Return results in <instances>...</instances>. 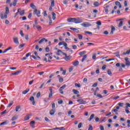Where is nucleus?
<instances>
[{
	"mask_svg": "<svg viewBox=\"0 0 130 130\" xmlns=\"http://www.w3.org/2000/svg\"><path fill=\"white\" fill-rule=\"evenodd\" d=\"M6 113H7V110H5L3 112H2L1 114L4 115V114H6Z\"/></svg>",
	"mask_w": 130,
	"mask_h": 130,
	"instance_id": "obj_44",
	"label": "nucleus"
},
{
	"mask_svg": "<svg viewBox=\"0 0 130 130\" xmlns=\"http://www.w3.org/2000/svg\"><path fill=\"white\" fill-rule=\"evenodd\" d=\"M105 69H106V65H104V66L102 67V69L103 70H105Z\"/></svg>",
	"mask_w": 130,
	"mask_h": 130,
	"instance_id": "obj_63",
	"label": "nucleus"
},
{
	"mask_svg": "<svg viewBox=\"0 0 130 130\" xmlns=\"http://www.w3.org/2000/svg\"><path fill=\"white\" fill-rule=\"evenodd\" d=\"M127 123H128V124H127L128 127H130V120H127Z\"/></svg>",
	"mask_w": 130,
	"mask_h": 130,
	"instance_id": "obj_53",
	"label": "nucleus"
},
{
	"mask_svg": "<svg viewBox=\"0 0 130 130\" xmlns=\"http://www.w3.org/2000/svg\"><path fill=\"white\" fill-rule=\"evenodd\" d=\"M35 123V121L34 120L31 121L30 123V124L32 128H34V127H35V126L34 125Z\"/></svg>",
	"mask_w": 130,
	"mask_h": 130,
	"instance_id": "obj_20",
	"label": "nucleus"
},
{
	"mask_svg": "<svg viewBox=\"0 0 130 130\" xmlns=\"http://www.w3.org/2000/svg\"><path fill=\"white\" fill-rule=\"evenodd\" d=\"M67 21H68L69 23L71 22H75V18H69L67 19Z\"/></svg>",
	"mask_w": 130,
	"mask_h": 130,
	"instance_id": "obj_9",
	"label": "nucleus"
},
{
	"mask_svg": "<svg viewBox=\"0 0 130 130\" xmlns=\"http://www.w3.org/2000/svg\"><path fill=\"white\" fill-rule=\"evenodd\" d=\"M79 61L76 60V61L73 62L72 64L74 67H78V66H79Z\"/></svg>",
	"mask_w": 130,
	"mask_h": 130,
	"instance_id": "obj_10",
	"label": "nucleus"
},
{
	"mask_svg": "<svg viewBox=\"0 0 130 130\" xmlns=\"http://www.w3.org/2000/svg\"><path fill=\"white\" fill-rule=\"evenodd\" d=\"M94 116H95V115H94V114H92L90 115L89 118L88 119V120L89 121H91V120H92V119L94 118Z\"/></svg>",
	"mask_w": 130,
	"mask_h": 130,
	"instance_id": "obj_18",
	"label": "nucleus"
},
{
	"mask_svg": "<svg viewBox=\"0 0 130 130\" xmlns=\"http://www.w3.org/2000/svg\"><path fill=\"white\" fill-rule=\"evenodd\" d=\"M20 16H23L25 14V10H22L21 12H19Z\"/></svg>",
	"mask_w": 130,
	"mask_h": 130,
	"instance_id": "obj_37",
	"label": "nucleus"
},
{
	"mask_svg": "<svg viewBox=\"0 0 130 130\" xmlns=\"http://www.w3.org/2000/svg\"><path fill=\"white\" fill-rule=\"evenodd\" d=\"M129 107L130 108V104L129 103H126V108H127Z\"/></svg>",
	"mask_w": 130,
	"mask_h": 130,
	"instance_id": "obj_56",
	"label": "nucleus"
},
{
	"mask_svg": "<svg viewBox=\"0 0 130 130\" xmlns=\"http://www.w3.org/2000/svg\"><path fill=\"white\" fill-rule=\"evenodd\" d=\"M70 30H72L73 31H74L75 32H76V31H77V33H79V30H78L76 28H75L74 27H70Z\"/></svg>",
	"mask_w": 130,
	"mask_h": 130,
	"instance_id": "obj_32",
	"label": "nucleus"
},
{
	"mask_svg": "<svg viewBox=\"0 0 130 130\" xmlns=\"http://www.w3.org/2000/svg\"><path fill=\"white\" fill-rule=\"evenodd\" d=\"M124 7H127V1H125L124 2Z\"/></svg>",
	"mask_w": 130,
	"mask_h": 130,
	"instance_id": "obj_55",
	"label": "nucleus"
},
{
	"mask_svg": "<svg viewBox=\"0 0 130 130\" xmlns=\"http://www.w3.org/2000/svg\"><path fill=\"white\" fill-rule=\"evenodd\" d=\"M54 113H55V109H52L50 111V114L51 115H53V114H54Z\"/></svg>",
	"mask_w": 130,
	"mask_h": 130,
	"instance_id": "obj_22",
	"label": "nucleus"
},
{
	"mask_svg": "<svg viewBox=\"0 0 130 130\" xmlns=\"http://www.w3.org/2000/svg\"><path fill=\"white\" fill-rule=\"evenodd\" d=\"M13 104H14V102L12 101L8 105V107H11V106H12V105H13Z\"/></svg>",
	"mask_w": 130,
	"mask_h": 130,
	"instance_id": "obj_39",
	"label": "nucleus"
},
{
	"mask_svg": "<svg viewBox=\"0 0 130 130\" xmlns=\"http://www.w3.org/2000/svg\"><path fill=\"white\" fill-rule=\"evenodd\" d=\"M34 28H37V29H38V30L39 31H40L42 29L41 26H39V25H35V24H34Z\"/></svg>",
	"mask_w": 130,
	"mask_h": 130,
	"instance_id": "obj_16",
	"label": "nucleus"
},
{
	"mask_svg": "<svg viewBox=\"0 0 130 130\" xmlns=\"http://www.w3.org/2000/svg\"><path fill=\"white\" fill-rule=\"evenodd\" d=\"M82 125H83V123H82V122H80L78 125V128H81V127H82Z\"/></svg>",
	"mask_w": 130,
	"mask_h": 130,
	"instance_id": "obj_47",
	"label": "nucleus"
},
{
	"mask_svg": "<svg viewBox=\"0 0 130 130\" xmlns=\"http://www.w3.org/2000/svg\"><path fill=\"white\" fill-rule=\"evenodd\" d=\"M86 54V51H83L82 52H80L79 53V55H84V54Z\"/></svg>",
	"mask_w": 130,
	"mask_h": 130,
	"instance_id": "obj_33",
	"label": "nucleus"
},
{
	"mask_svg": "<svg viewBox=\"0 0 130 130\" xmlns=\"http://www.w3.org/2000/svg\"><path fill=\"white\" fill-rule=\"evenodd\" d=\"M18 119V116H14L12 118L11 120H12V121H14L16 120V119Z\"/></svg>",
	"mask_w": 130,
	"mask_h": 130,
	"instance_id": "obj_28",
	"label": "nucleus"
},
{
	"mask_svg": "<svg viewBox=\"0 0 130 130\" xmlns=\"http://www.w3.org/2000/svg\"><path fill=\"white\" fill-rule=\"evenodd\" d=\"M21 108V106H17L15 108V111L16 112H18L19 111V110Z\"/></svg>",
	"mask_w": 130,
	"mask_h": 130,
	"instance_id": "obj_29",
	"label": "nucleus"
},
{
	"mask_svg": "<svg viewBox=\"0 0 130 130\" xmlns=\"http://www.w3.org/2000/svg\"><path fill=\"white\" fill-rule=\"evenodd\" d=\"M126 53L127 54H129V53H130V49L127 50V51H126Z\"/></svg>",
	"mask_w": 130,
	"mask_h": 130,
	"instance_id": "obj_64",
	"label": "nucleus"
},
{
	"mask_svg": "<svg viewBox=\"0 0 130 130\" xmlns=\"http://www.w3.org/2000/svg\"><path fill=\"white\" fill-rule=\"evenodd\" d=\"M44 41L45 42H47V41H48V40L47 39H46L45 38H43V39H42L39 42V44H41V43H43V42H44Z\"/></svg>",
	"mask_w": 130,
	"mask_h": 130,
	"instance_id": "obj_8",
	"label": "nucleus"
},
{
	"mask_svg": "<svg viewBox=\"0 0 130 130\" xmlns=\"http://www.w3.org/2000/svg\"><path fill=\"white\" fill-rule=\"evenodd\" d=\"M72 92H73V93H74V94H75L76 95H77V94H79L80 93L79 91H78L77 90H76L75 89H73L72 90Z\"/></svg>",
	"mask_w": 130,
	"mask_h": 130,
	"instance_id": "obj_19",
	"label": "nucleus"
},
{
	"mask_svg": "<svg viewBox=\"0 0 130 130\" xmlns=\"http://www.w3.org/2000/svg\"><path fill=\"white\" fill-rule=\"evenodd\" d=\"M81 26L84 27L85 28H87L88 27H90V26H91V24L89 23V22H85L83 23H82Z\"/></svg>",
	"mask_w": 130,
	"mask_h": 130,
	"instance_id": "obj_4",
	"label": "nucleus"
},
{
	"mask_svg": "<svg viewBox=\"0 0 130 130\" xmlns=\"http://www.w3.org/2000/svg\"><path fill=\"white\" fill-rule=\"evenodd\" d=\"M29 91L30 89L27 88L25 90L22 91V94H23V95H26V94H27V93H28V92H29Z\"/></svg>",
	"mask_w": 130,
	"mask_h": 130,
	"instance_id": "obj_17",
	"label": "nucleus"
},
{
	"mask_svg": "<svg viewBox=\"0 0 130 130\" xmlns=\"http://www.w3.org/2000/svg\"><path fill=\"white\" fill-rule=\"evenodd\" d=\"M122 25H123V21H120L118 27L119 28H120V27H121L122 26Z\"/></svg>",
	"mask_w": 130,
	"mask_h": 130,
	"instance_id": "obj_30",
	"label": "nucleus"
},
{
	"mask_svg": "<svg viewBox=\"0 0 130 130\" xmlns=\"http://www.w3.org/2000/svg\"><path fill=\"white\" fill-rule=\"evenodd\" d=\"M46 52H49V47H46L45 49Z\"/></svg>",
	"mask_w": 130,
	"mask_h": 130,
	"instance_id": "obj_61",
	"label": "nucleus"
},
{
	"mask_svg": "<svg viewBox=\"0 0 130 130\" xmlns=\"http://www.w3.org/2000/svg\"><path fill=\"white\" fill-rule=\"evenodd\" d=\"M105 119H106V117H104L103 119L100 120V122H103L104 121H105Z\"/></svg>",
	"mask_w": 130,
	"mask_h": 130,
	"instance_id": "obj_51",
	"label": "nucleus"
},
{
	"mask_svg": "<svg viewBox=\"0 0 130 130\" xmlns=\"http://www.w3.org/2000/svg\"><path fill=\"white\" fill-rule=\"evenodd\" d=\"M59 83H62V82H63V78L62 77H60L59 78Z\"/></svg>",
	"mask_w": 130,
	"mask_h": 130,
	"instance_id": "obj_40",
	"label": "nucleus"
},
{
	"mask_svg": "<svg viewBox=\"0 0 130 130\" xmlns=\"http://www.w3.org/2000/svg\"><path fill=\"white\" fill-rule=\"evenodd\" d=\"M13 41L15 44H19V40L18 38H13Z\"/></svg>",
	"mask_w": 130,
	"mask_h": 130,
	"instance_id": "obj_12",
	"label": "nucleus"
},
{
	"mask_svg": "<svg viewBox=\"0 0 130 130\" xmlns=\"http://www.w3.org/2000/svg\"><path fill=\"white\" fill-rule=\"evenodd\" d=\"M24 46H25V44H22L19 46V48L21 49V48H22V47H24Z\"/></svg>",
	"mask_w": 130,
	"mask_h": 130,
	"instance_id": "obj_43",
	"label": "nucleus"
},
{
	"mask_svg": "<svg viewBox=\"0 0 130 130\" xmlns=\"http://www.w3.org/2000/svg\"><path fill=\"white\" fill-rule=\"evenodd\" d=\"M66 87H67V85H66V84H64L59 88V91H62V90H63V89L66 88Z\"/></svg>",
	"mask_w": 130,
	"mask_h": 130,
	"instance_id": "obj_27",
	"label": "nucleus"
},
{
	"mask_svg": "<svg viewBox=\"0 0 130 130\" xmlns=\"http://www.w3.org/2000/svg\"><path fill=\"white\" fill-rule=\"evenodd\" d=\"M84 33L85 34H89V35H92V32H90V31H84Z\"/></svg>",
	"mask_w": 130,
	"mask_h": 130,
	"instance_id": "obj_41",
	"label": "nucleus"
},
{
	"mask_svg": "<svg viewBox=\"0 0 130 130\" xmlns=\"http://www.w3.org/2000/svg\"><path fill=\"white\" fill-rule=\"evenodd\" d=\"M96 96L99 97V98H103V96L101 94H98L96 95Z\"/></svg>",
	"mask_w": 130,
	"mask_h": 130,
	"instance_id": "obj_57",
	"label": "nucleus"
},
{
	"mask_svg": "<svg viewBox=\"0 0 130 130\" xmlns=\"http://www.w3.org/2000/svg\"><path fill=\"white\" fill-rule=\"evenodd\" d=\"M40 96H41V92H40V91H39L37 94V98H39V97H40Z\"/></svg>",
	"mask_w": 130,
	"mask_h": 130,
	"instance_id": "obj_38",
	"label": "nucleus"
},
{
	"mask_svg": "<svg viewBox=\"0 0 130 130\" xmlns=\"http://www.w3.org/2000/svg\"><path fill=\"white\" fill-rule=\"evenodd\" d=\"M31 115H32L31 113H29V114L26 115L24 117V120H25V121L29 120V119H30V116H31Z\"/></svg>",
	"mask_w": 130,
	"mask_h": 130,
	"instance_id": "obj_6",
	"label": "nucleus"
},
{
	"mask_svg": "<svg viewBox=\"0 0 130 130\" xmlns=\"http://www.w3.org/2000/svg\"><path fill=\"white\" fill-rule=\"evenodd\" d=\"M93 6H94V7H99V2H94L93 3Z\"/></svg>",
	"mask_w": 130,
	"mask_h": 130,
	"instance_id": "obj_24",
	"label": "nucleus"
},
{
	"mask_svg": "<svg viewBox=\"0 0 130 130\" xmlns=\"http://www.w3.org/2000/svg\"><path fill=\"white\" fill-rule=\"evenodd\" d=\"M71 58H72V57L71 56H67L65 57L64 59H65V60L68 61V60H70V59H71Z\"/></svg>",
	"mask_w": 130,
	"mask_h": 130,
	"instance_id": "obj_26",
	"label": "nucleus"
},
{
	"mask_svg": "<svg viewBox=\"0 0 130 130\" xmlns=\"http://www.w3.org/2000/svg\"><path fill=\"white\" fill-rule=\"evenodd\" d=\"M110 60H114V58H109L106 59V61H110Z\"/></svg>",
	"mask_w": 130,
	"mask_h": 130,
	"instance_id": "obj_52",
	"label": "nucleus"
},
{
	"mask_svg": "<svg viewBox=\"0 0 130 130\" xmlns=\"http://www.w3.org/2000/svg\"><path fill=\"white\" fill-rule=\"evenodd\" d=\"M89 128L88 130H93V126H92L91 124L89 125Z\"/></svg>",
	"mask_w": 130,
	"mask_h": 130,
	"instance_id": "obj_45",
	"label": "nucleus"
},
{
	"mask_svg": "<svg viewBox=\"0 0 130 130\" xmlns=\"http://www.w3.org/2000/svg\"><path fill=\"white\" fill-rule=\"evenodd\" d=\"M82 22L83 20L82 19V18L80 17L74 18V23H75V24H80V23Z\"/></svg>",
	"mask_w": 130,
	"mask_h": 130,
	"instance_id": "obj_2",
	"label": "nucleus"
},
{
	"mask_svg": "<svg viewBox=\"0 0 130 130\" xmlns=\"http://www.w3.org/2000/svg\"><path fill=\"white\" fill-rule=\"evenodd\" d=\"M115 55L117 56V57H119V58H120V55H119V52H116L115 54Z\"/></svg>",
	"mask_w": 130,
	"mask_h": 130,
	"instance_id": "obj_35",
	"label": "nucleus"
},
{
	"mask_svg": "<svg viewBox=\"0 0 130 130\" xmlns=\"http://www.w3.org/2000/svg\"><path fill=\"white\" fill-rule=\"evenodd\" d=\"M63 45V46H64V47H66V46H68V44H67V43L63 41V45Z\"/></svg>",
	"mask_w": 130,
	"mask_h": 130,
	"instance_id": "obj_59",
	"label": "nucleus"
},
{
	"mask_svg": "<svg viewBox=\"0 0 130 130\" xmlns=\"http://www.w3.org/2000/svg\"><path fill=\"white\" fill-rule=\"evenodd\" d=\"M10 13V10L9 9V8L8 7H7L6 8V12H5V14L6 15H8V14H9Z\"/></svg>",
	"mask_w": 130,
	"mask_h": 130,
	"instance_id": "obj_25",
	"label": "nucleus"
},
{
	"mask_svg": "<svg viewBox=\"0 0 130 130\" xmlns=\"http://www.w3.org/2000/svg\"><path fill=\"white\" fill-rule=\"evenodd\" d=\"M63 103V101H62V100H61L58 101V104H62Z\"/></svg>",
	"mask_w": 130,
	"mask_h": 130,
	"instance_id": "obj_60",
	"label": "nucleus"
},
{
	"mask_svg": "<svg viewBox=\"0 0 130 130\" xmlns=\"http://www.w3.org/2000/svg\"><path fill=\"white\" fill-rule=\"evenodd\" d=\"M30 8H31V9H33V10H34V15H37V17H40L41 16L40 11L37 9H35V8H36V6H35V5H34V4H33L32 3L30 4Z\"/></svg>",
	"mask_w": 130,
	"mask_h": 130,
	"instance_id": "obj_1",
	"label": "nucleus"
},
{
	"mask_svg": "<svg viewBox=\"0 0 130 130\" xmlns=\"http://www.w3.org/2000/svg\"><path fill=\"white\" fill-rule=\"evenodd\" d=\"M75 87H77V88H81V84L80 83H75Z\"/></svg>",
	"mask_w": 130,
	"mask_h": 130,
	"instance_id": "obj_34",
	"label": "nucleus"
},
{
	"mask_svg": "<svg viewBox=\"0 0 130 130\" xmlns=\"http://www.w3.org/2000/svg\"><path fill=\"white\" fill-rule=\"evenodd\" d=\"M78 36L79 39H80V40L83 39V36H82V35H81V34H78Z\"/></svg>",
	"mask_w": 130,
	"mask_h": 130,
	"instance_id": "obj_42",
	"label": "nucleus"
},
{
	"mask_svg": "<svg viewBox=\"0 0 130 130\" xmlns=\"http://www.w3.org/2000/svg\"><path fill=\"white\" fill-rule=\"evenodd\" d=\"M52 16H53L52 19L53 20H55L56 18V14L54 12L52 13Z\"/></svg>",
	"mask_w": 130,
	"mask_h": 130,
	"instance_id": "obj_23",
	"label": "nucleus"
},
{
	"mask_svg": "<svg viewBox=\"0 0 130 130\" xmlns=\"http://www.w3.org/2000/svg\"><path fill=\"white\" fill-rule=\"evenodd\" d=\"M95 58H96V54H93L92 55V59H95Z\"/></svg>",
	"mask_w": 130,
	"mask_h": 130,
	"instance_id": "obj_62",
	"label": "nucleus"
},
{
	"mask_svg": "<svg viewBox=\"0 0 130 130\" xmlns=\"http://www.w3.org/2000/svg\"><path fill=\"white\" fill-rule=\"evenodd\" d=\"M24 27H25V28L26 27L27 30H29V29H30V27L28 25L25 24V25H24Z\"/></svg>",
	"mask_w": 130,
	"mask_h": 130,
	"instance_id": "obj_54",
	"label": "nucleus"
},
{
	"mask_svg": "<svg viewBox=\"0 0 130 130\" xmlns=\"http://www.w3.org/2000/svg\"><path fill=\"white\" fill-rule=\"evenodd\" d=\"M77 102H78V103H81V104H86V103H87L86 101H84V100L82 99L78 100Z\"/></svg>",
	"mask_w": 130,
	"mask_h": 130,
	"instance_id": "obj_5",
	"label": "nucleus"
},
{
	"mask_svg": "<svg viewBox=\"0 0 130 130\" xmlns=\"http://www.w3.org/2000/svg\"><path fill=\"white\" fill-rule=\"evenodd\" d=\"M20 11H21V9H19L17 10V12L15 14V15L14 16V18H16V17H17V16H18L19 13H20Z\"/></svg>",
	"mask_w": 130,
	"mask_h": 130,
	"instance_id": "obj_36",
	"label": "nucleus"
},
{
	"mask_svg": "<svg viewBox=\"0 0 130 130\" xmlns=\"http://www.w3.org/2000/svg\"><path fill=\"white\" fill-rule=\"evenodd\" d=\"M97 85H98V84L97 83H95L94 84H93L92 85V87H93V88H94L95 87H97Z\"/></svg>",
	"mask_w": 130,
	"mask_h": 130,
	"instance_id": "obj_58",
	"label": "nucleus"
},
{
	"mask_svg": "<svg viewBox=\"0 0 130 130\" xmlns=\"http://www.w3.org/2000/svg\"><path fill=\"white\" fill-rule=\"evenodd\" d=\"M49 91H50V93L49 94V98H51V97H52V87H50L49 88Z\"/></svg>",
	"mask_w": 130,
	"mask_h": 130,
	"instance_id": "obj_11",
	"label": "nucleus"
},
{
	"mask_svg": "<svg viewBox=\"0 0 130 130\" xmlns=\"http://www.w3.org/2000/svg\"><path fill=\"white\" fill-rule=\"evenodd\" d=\"M118 105H119V107H122L123 106L124 104L122 103H118Z\"/></svg>",
	"mask_w": 130,
	"mask_h": 130,
	"instance_id": "obj_50",
	"label": "nucleus"
},
{
	"mask_svg": "<svg viewBox=\"0 0 130 130\" xmlns=\"http://www.w3.org/2000/svg\"><path fill=\"white\" fill-rule=\"evenodd\" d=\"M6 124H7V121H4L2 122L0 125H6Z\"/></svg>",
	"mask_w": 130,
	"mask_h": 130,
	"instance_id": "obj_48",
	"label": "nucleus"
},
{
	"mask_svg": "<svg viewBox=\"0 0 130 130\" xmlns=\"http://www.w3.org/2000/svg\"><path fill=\"white\" fill-rule=\"evenodd\" d=\"M30 101H32V105H35V100L34 96H31L29 99Z\"/></svg>",
	"mask_w": 130,
	"mask_h": 130,
	"instance_id": "obj_15",
	"label": "nucleus"
},
{
	"mask_svg": "<svg viewBox=\"0 0 130 130\" xmlns=\"http://www.w3.org/2000/svg\"><path fill=\"white\" fill-rule=\"evenodd\" d=\"M96 24L97 25H99V26H101L102 23H101V21H98L96 22Z\"/></svg>",
	"mask_w": 130,
	"mask_h": 130,
	"instance_id": "obj_49",
	"label": "nucleus"
},
{
	"mask_svg": "<svg viewBox=\"0 0 130 130\" xmlns=\"http://www.w3.org/2000/svg\"><path fill=\"white\" fill-rule=\"evenodd\" d=\"M0 17L1 18L2 20H4L8 18V15L6 14V13H4L3 12H1Z\"/></svg>",
	"mask_w": 130,
	"mask_h": 130,
	"instance_id": "obj_3",
	"label": "nucleus"
},
{
	"mask_svg": "<svg viewBox=\"0 0 130 130\" xmlns=\"http://www.w3.org/2000/svg\"><path fill=\"white\" fill-rule=\"evenodd\" d=\"M54 6H55L54 0H53L51 3V7H54Z\"/></svg>",
	"mask_w": 130,
	"mask_h": 130,
	"instance_id": "obj_46",
	"label": "nucleus"
},
{
	"mask_svg": "<svg viewBox=\"0 0 130 130\" xmlns=\"http://www.w3.org/2000/svg\"><path fill=\"white\" fill-rule=\"evenodd\" d=\"M86 58H87V55H85L84 56H83L82 59H81V61L82 62H84L85 59H86Z\"/></svg>",
	"mask_w": 130,
	"mask_h": 130,
	"instance_id": "obj_31",
	"label": "nucleus"
},
{
	"mask_svg": "<svg viewBox=\"0 0 130 130\" xmlns=\"http://www.w3.org/2000/svg\"><path fill=\"white\" fill-rule=\"evenodd\" d=\"M125 66H126L127 67H129L130 62H129V60H128V58L127 57L125 58Z\"/></svg>",
	"mask_w": 130,
	"mask_h": 130,
	"instance_id": "obj_7",
	"label": "nucleus"
},
{
	"mask_svg": "<svg viewBox=\"0 0 130 130\" xmlns=\"http://www.w3.org/2000/svg\"><path fill=\"white\" fill-rule=\"evenodd\" d=\"M21 71H18L17 72H14V73H13L11 74V76H17L20 73H21Z\"/></svg>",
	"mask_w": 130,
	"mask_h": 130,
	"instance_id": "obj_14",
	"label": "nucleus"
},
{
	"mask_svg": "<svg viewBox=\"0 0 130 130\" xmlns=\"http://www.w3.org/2000/svg\"><path fill=\"white\" fill-rule=\"evenodd\" d=\"M107 73L108 75H109V76H112V72H111V70L110 69H108L107 71Z\"/></svg>",
	"mask_w": 130,
	"mask_h": 130,
	"instance_id": "obj_21",
	"label": "nucleus"
},
{
	"mask_svg": "<svg viewBox=\"0 0 130 130\" xmlns=\"http://www.w3.org/2000/svg\"><path fill=\"white\" fill-rule=\"evenodd\" d=\"M17 2H18V0H14L13 1V4L10 3V7H12V6H14V7H16V5H17Z\"/></svg>",
	"mask_w": 130,
	"mask_h": 130,
	"instance_id": "obj_13",
	"label": "nucleus"
}]
</instances>
